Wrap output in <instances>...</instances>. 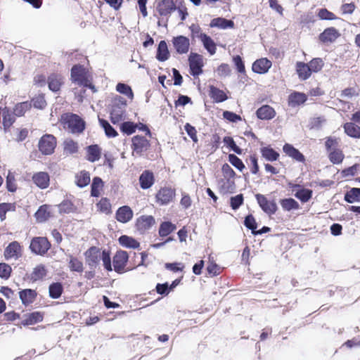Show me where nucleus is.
Instances as JSON below:
<instances>
[{
	"label": "nucleus",
	"mask_w": 360,
	"mask_h": 360,
	"mask_svg": "<svg viewBox=\"0 0 360 360\" xmlns=\"http://www.w3.org/2000/svg\"><path fill=\"white\" fill-rule=\"evenodd\" d=\"M71 79L79 86L89 87L96 91L94 86L91 84V78L88 70L82 65H75L72 68Z\"/></svg>",
	"instance_id": "f257e3e1"
},
{
	"label": "nucleus",
	"mask_w": 360,
	"mask_h": 360,
	"mask_svg": "<svg viewBox=\"0 0 360 360\" xmlns=\"http://www.w3.org/2000/svg\"><path fill=\"white\" fill-rule=\"evenodd\" d=\"M64 127L72 133H80L84 129V122L75 114H66L63 117Z\"/></svg>",
	"instance_id": "f03ea898"
},
{
	"label": "nucleus",
	"mask_w": 360,
	"mask_h": 360,
	"mask_svg": "<svg viewBox=\"0 0 360 360\" xmlns=\"http://www.w3.org/2000/svg\"><path fill=\"white\" fill-rule=\"evenodd\" d=\"M56 146V138L51 134L44 135L39 141V149L44 155L52 154Z\"/></svg>",
	"instance_id": "7ed1b4c3"
},
{
	"label": "nucleus",
	"mask_w": 360,
	"mask_h": 360,
	"mask_svg": "<svg viewBox=\"0 0 360 360\" xmlns=\"http://www.w3.org/2000/svg\"><path fill=\"white\" fill-rule=\"evenodd\" d=\"M30 248L32 252L42 255L50 248V243L46 238L37 237L32 240Z\"/></svg>",
	"instance_id": "20e7f679"
},
{
	"label": "nucleus",
	"mask_w": 360,
	"mask_h": 360,
	"mask_svg": "<svg viewBox=\"0 0 360 360\" xmlns=\"http://www.w3.org/2000/svg\"><path fill=\"white\" fill-rule=\"evenodd\" d=\"M255 198L260 207L265 213L269 215L276 213L278 207L274 201L269 200L264 195L262 194H257Z\"/></svg>",
	"instance_id": "39448f33"
},
{
	"label": "nucleus",
	"mask_w": 360,
	"mask_h": 360,
	"mask_svg": "<svg viewBox=\"0 0 360 360\" xmlns=\"http://www.w3.org/2000/svg\"><path fill=\"white\" fill-rule=\"evenodd\" d=\"M101 254L96 247H91L85 252L86 262L91 269H95L98 264Z\"/></svg>",
	"instance_id": "423d86ee"
},
{
	"label": "nucleus",
	"mask_w": 360,
	"mask_h": 360,
	"mask_svg": "<svg viewBox=\"0 0 360 360\" xmlns=\"http://www.w3.org/2000/svg\"><path fill=\"white\" fill-rule=\"evenodd\" d=\"M191 73L193 76H198L202 73L203 65L202 56L197 53H191L188 58Z\"/></svg>",
	"instance_id": "0eeeda50"
},
{
	"label": "nucleus",
	"mask_w": 360,
	"mask_h": 360,
	"mask_svg": "<svg viewBox=\"0 0 360 360\" xmlns=\"http://www.w3.org/2000/svg\"><path fill=\"white\" fill-rule=\"evenodd\" d=\"M172 41L178 53L184 54L188 52L190 47V40L188 38L180 35L173 37Z\"/></svg>",
	"instance_id": "6e6552de"
},
{
	"label": "nucleus",
	"mask_w": 360,
	"mask_h": 360,
	"mask_svg": "<svg viewBox=\"0 0 360 360\" xmlns=\"http://www.w3.org/2000/svg\"><path fill=\"white\" fill-rule=\"evenodd\" d=\"M150 146L149 141L143 136H135L132 138L133 153L141 155Z\"/></svg>",
	"instance_id": "1a4fd4ad"
},
{
	"label": "nucleus",
	"mask_w": 360,
	"mask_h": 360,
	"mask_svg": "<svg viewBox=\"0 0 360 360\" xmlns=\"http://www.w3.org/2000/svg\"><path fill=\"white\" fill-rule=\"evenodd\" d=\"M126 103H115L112 107L110 112L111 121L113 124L118 123L124 118Z\"/></svg>",
	"instance_id": "9d476101"
},
{
	"label": "nucleus",
	"mask_w": 360,
	"mask_h": 360,
	"mask_svg": "<svg viewBox=\"0 0 360 360\" xmlns=\"http://www.w3.org/2000/svg\"><path fill=\"white\" fill-rule=\"evenodd\" d=\"M128 254L123 250L117 251L113 257V266L116 272L123 271L128 260Z\"/></svg>",
	"instance_id": "9b49d317"
},
{
	"label": "nucleus",
	"mask_w": 360,
	"mask_h": 360,
	"mask_svg": "<svg viewBox=\"0 0 360 360\" xmlns=\"http://www.w3.org/2000/svg\"><path fill=\"white\" fill-rule=\"evenodd\" d=\"M175 192L170 188H161L156 195L157 202L161 205H167L174 198Z\"/></svg>",
	"instance_id": "f8f14e48"
},
{
	"label": "nucleus",
	"mask_w": 360,
	"mask_h": 360,
	"mask_svg": "<svg viewBox=\"0 0 360 360\" xmlns=\"http://www.w3.org/2000/svg\"><path fill=\"white\" fill-rule=\"evenodd\" d=\"M176 7L173 0H160L157 5V11L160 15L167 16L174 11Z\"/></svg>",
	"instance_id": "ddd939ff"
},
{
	"label": "nucleus",
	"mask_w": 360,
	"mask_h": 360,
	"mask_svg": "<svg viewBox=\"0 0 360 360\" xmlns=\"http://www.w3.org/2000/svg\"><path fill=\"white\" fill-rule=\"evenodd\" d=\"M271 62L266 58L255 60L252 64V71L258 74H264L271 67Z\"/></svg>",
	"instance_id": "4468645a"
},
{
	"label": "nucleus",
	"mask_w": 360,
	"mask_h": 360,
	"mask_svg": "<svg viewBox=\"0 0 360 360\" xmlns=\"http://www.w3.org/2000/svg\"><path fill=\"white\" fill-rule=\"evenodd\" d=\"M155 224V219L150 215H143L137 219L136 226L137 229L143 233Z\"/></svg>",
	"instance_id": "2eb2a0df"
},
{
	"label": "nucleus",
	"mask_w": 360,
	"mask_h": 360,
	"mask_svg": "<svg viewBox=\"0 0 360 360\" xmlns=\"http://www.w3.org/2000/svg\"><path fill=\"white\" fill-rule=\"evenodd\" d=\"M4 256L6 259L14 258L18 259L21 256V247L17 241L11 243L4 251Z\"/></svg>",
	"instance_id": "dca6fc26"
},
{
	"label": "nucleus",
	"mask_w": 360,
	"mask_h": 360,
	"mask_svg": "<svg viewBox=\"0 0 360 360\" xmlns=\"http://www.w3.org/2000/svg\"><path fill=\"white\" fill-rule=\"evenodd\" d=\"M133 217V211L129 206L120 207L116 212V219L122 223H127Z\"/></svg>",
	"instance_id": "f3484780"
},
{
	"label": "nucleus",
	"mask_w": 360,
	"mask_h": 360,
	"mask_svg": "<svg viewBox=\"0 0 360 360\" xmlns=\"http://www.w3.org/2000/svg\"><path fill=\"white\" fill-rule=\"evenodd\" d=\"M340 33L338 30L334 27H329L326 29L321 34H320V40L324 43L326 42H333L337 38L340 37Z\"/></svg>",
	"instance_id": "a211bd4d"
},
{
	"label": "nucleus",
	"mask_w": 360,
	"mask_h": 360,
	"mask_svg": "<svg viewBox=\"0 0 360 360\" xmlns=\"http://www.w3.org/2000/svg\"><path fill=\"white\" fill-rule=\"evenodd\" d=\"M32 180L40 188H46L49 185V176L46 172H40L34 174Z\"/></svg>",
	"instance_id": "6ab92c4d"
},
{
	"label": "nucleus",
	"mask_w": 360,
	"mask_h": 360,
	"mask_svg": "<svg viewBox=\"0 0 360 360\" xmlns=\"http://www.w3.org/2000/svg\"><path fill=\"white\" fill-rule=\"evenodd\" d=\"M256 114L260 120H271L275 117L276 112L272 107L264 105L257 110Z\"/></svg>",
	"instance_id": "aec40b11"
},
{
	"label": "nucleus",
	"mask_w": 360,
	"mask_h": 360,
	"mask_svg": "<svg viewBox=\"0 0 360 360\" xmlns=\"http://www.w3.org/2000/svg\"><path fill=\"white\" fill-rule=\"evenodd\" d=\"M296 72L301 80H306L311 75V72L307 63L297 62L296 63Z\"/></svg>",
	"instance_id": "412c9836"
},
{
	"label": "nucleus",
	"mask_w": 360,
	"mask_h": 360,
	"mask_svg": "<svg viewBox=\"0 0 360 360\" xmlns=\"http://www.w3.org/2000/svg\"><path fill=\"white\" fill-rule=\"evenodd\" d=\"M140 186L143 189H147L154 183L153 174L149 171H144L139 177Z\"/></svg>",
	"instance_id": "4be33fe9"
},
{
	"label": "nucleus",
	"mask_w": 360,
	"mask_h": 360,
	"mask_svg": "<svg viewBox=\"0 0 360 360\" xmlns=\"http://www.w3.org/2000/svg\"><path fill=\"white\" fill-rule=\"evenodd\" d=\"M210 25L211 27L227 29L233 28L234 26V22L231 20H226L223 18H216L212 20Z\"/></svg>",
	"instance_id": "5701e85b"
},
{
	"label": "nucleus",
	"mask_w": 360,
	"mask_h": 360,
	"mask_svg": "<svg viewBox=\"0 0 360 360\" xmlns=\"http://www.w3.org/2000/svg\"><path fill=\"white\" fill-rule=\"evenodd\" d=\"M307 96L304 93L293 92L288 98L289 105L292 107H296L304 103L307 101Z\"/></svg>",
	"instance_id": "b1692460"
},
{
	"label": "nucleus",
	"mask_w": 360,
	"mask_h": 360,
	"mask_svg": "<svg viewBox=\"0 0 360 360\" xmlns=\"http://www.w3.org/2000/svg\"><path fill=\"white\" fill-rule=\"evenodd\" d=\"M283 151L288 156L296 160L299 162H303L304 160V155L296 148H295L292 146L286 143L283 146Z\"/></svg>",
	"instance_id": "393cba45"
},
{
	"label": "nucleus",
	"mask_w": 360,
	"mask_h": 360,
	"mask_svg": "<svg viewBox=\"0 0 360 360\" xmlns=\"http://www.w3.org/2000/svg\"><path fill=\"white\" fill-rule=\"evenodd\" d=\"M36 296L37 292L32 289H25L20 292V298L25 305L32 303Z\"/></svg>",
	"instance_id": "a878e982"
},
{
	"label": "nucleus",
	"mask_w": 360,
	"mask_h": 360,
	"mask_svg": "<svg viewBox=\"0 0 360 360\" xmlns=\"http://www.w3.org/2000/svg\"><path fill=\"white\" fill-rule=\"evenodd\" d=\"M199 37L202 42L204 47L207 50V51L211 55H214L216 53L217 49L215 43L211 39V37L204 33H201Z\"/></svg>",
	"instance_id": "bb28decb"
},
{
	"label": "nucleus",
	"mask_w": 360,
	"mask_h": 360,
	"mask_svg": "<svg viewBox=\"0 0 360 360\" xmlns=\"http://www.w3.org/2000/svg\"><path fill=\"white\" fill-rule=\"evenodd\" d=\"M51 216V207L46 205L41 206L35 214L37 220L43 222Z\"/></svg>",
	"instance_id": "cd10ccee"
},
{
	"label": "nucleus",
	"mask_w": 360,
	"mask_h": 360,
	"mask_svg": "<svg viewBox=\"0 0 360 360\" xmlns=\"http://www.w3.org/2000/svg\"><path fill=\"white\" fill-rule=\"evenodd\" d=\"M101 151L98 145H91L87 148V160L91 162L98 160Z\"/></svg>",
	"instance_id": "c85d7f7f"
},
{
	"label": "nucleus",
	"mask_w": 360,
	"mask_h": 360,
	"mask_svg": "<svg viewBox=\"0 0 360 360\" xmlns=\"http://www.w3.org/2000/svg\"><path fill=\"white\" fill-rule=\"evenodd\" d=\"M169 53L168 51L167 43L165 42V41H160L157 51V59L160 61H165L169 58Z\"/></svg>",
	"instance_id": "c756f323"
},
{
	"label": "nucleus",
	"mask_w": 360,
	"mask_h": 360,
	"mask_svg": "<svg viewBox=\"0 0 360 360\" xmlns=\"http://www.w3.org/2000/svg\"><path fill=\"white\" fill-rule=\"evenodd\" d=\"M119 242L123 247L133 249L138 248L140 245L134 238L125 235L119 238Z\"/></svg>",
	"instance_id": "7c9ffc66"
},
{
	"label": "nucleus",
	"mask_w": 360,
	"mask_h": 360,
	"mask_svg": "<svg viewBox=\"0 0 360 360\" xmlns=\"http://www.w3.org/2000/svg\"><path fill=\"white\" fill-rule=\"evenodd\" d=\"M345 133L354 138L360 137V127L353 122H347L344 125Z\"/></svg>",
	"instance_id": "2f4dec72"
},
{
	"label": "nucleus",
	"mask_w": 360,
	"mask_h": 360,
	"mask_svg": "<svg viewBox=\"0 0 360 360\" xmlns=\"http://www.w3.org/2000/svg\"><path fill=\"white\" fill-rule=\"evenodd\" d=\"M49 88L53 91H57L60 89L62 84V78L58 75H51L48 78Z\"/></svg>",
	"instance_id": "473e14b6"
},
{
	"label": "nucleus",
	"mask_w": 360,
	"mask_h": 360,
	"mask_svg": "<svg viewBox=\"0 0 360 360\" xmlns=\"http://www.w3.org/2000/svg\"><path fill=\"white\" fill-rule=\"evenodd\" d=\"M281 207L285 211H291L300 208L299 203L293 198H285L280 200Z\"/></svg>",
	"instance_id": "72a5a7b5"
},
{
	"label": "nucleus",
	"mask_w": 360,
	"mask_h": 360,
	"mask_svg": "<svg viewBox=\"0 0 360 360\" xmlns=\"http://www.w3.org/2000/svg\"><path fill=\"white\" fill-rule=\"evenodd\" d=\"M260 151L262 157L268 161H275L279 157V154L270 147H262Z\"/></svg>",
	"instance_id": "f704fd0d"
},
{
	"label": "nucleus",
	"mask_w": 360,
	"mask_h": 360,
	"mask_svg": "<svg viewBox=\"0 0 360 360\" xmlns=\"http://www.w3.org/2000/svg\"><path fill=\"white\" fill-rule=\"evenodd\" d=\"M63 291V285L60 283H53L49 285V296L53 299H57L60 297Z\"/></svg>",
	"instance_id": "c9c22d12"
},
{
	"label": "nucleus",
	"mask_w": 360,
	"mask_h": 360,
	"mask_svg": "<svg viewBox=\"0 0 360 360\" xmlns=\"http://www.w3.org/2000/svg\"><path fill=\"white\" fill-rule=\"evenodd\" d=\"M75 182L77 185L83 188L87 186L90 182V175L87 172L82 171L77 174L75 176Z\"/></svg>",
	"instance_id": "e433bc0d"
},
{
	"label": "nucleus",
	"mask_w": 360,
	"mask_h": 360,
	"mask_svg": "<svg viewBox=\"0 0 360 360\" xmlns=\"http://www.w3.org/2000/svg\"><path fill=\"white\" fill-rule=\"evenodd\" d=\"M176 226L175 224H173L169 221L162 222L159 229V235L161 237H165L168 236L169 233L176 230Z\"/></svg>",
	"instance_id": "4c0bfd02"
},
{
	"label": "nucleus",
	"mask_w": 360,
	"mask_h": 360,
	"mask_svg": "<svg viewBox=\"0 0 360 360\" xmlns=\"http://www.w3.org/2000/svg\"><path fill=\"white\" fill-rule=\"evenodd\" d=\"M345 200L349 203L360 202V188H352L345 194Z\"/></svg>",
	"instance_id": "58836bf2"
},
{
	"label": "nucleus",
	"mask_w": 360,
	"mask_h": 360,
	"mask_svg": "<svg viewBox=\"0 0 360 360\" xmlns=\"http://www.w3.org/2000/svg\"><path fill=\"white\" fill-rule=\"evenodd\" d=\"M46 275V269L43 264H39L34 268L31 274V278L33 281H38L42 279Z\"/></svg>",
	"instance_id": "ea45409f"
},
{
	"label": "nucleus",
	"mask_w": 360,
	"mask_h": 360,
	"mask_svg": "<svg viewBox=\"0 0 360 360\" xmlns=\"http://www.w3.org/2000/svg\"><path fill=\"white\" fill-rule=\"evenodd\" d=\"M210 96L216 102H223L227 99L226 94L214 86L210 87Z\"/></svg>",
	"instance_id": "a19ab883"
},
{
	"label": "nucleus",
	"mask_w": 360,
	"mask_h": 360,
	"mask_svg": "<svg viewBox=\"0 0 360 360\" xmlns=\"http://www.w3.org/2000/svg\"><path fill=\"white\" fill-rule=\"evenodd\" d=\"M295 196L302 202H307L312 196V191L307 188H300L296 191Z\"/></svg>",
	"instance_id": "79ce46f5"
},
{
	"label": "nucleus",
	"mask_w": 360,
	"mask_h": 360,
	"mask_svg": "<svg viewBox=\"0 0 360 360\" xmlns=\"http://www.w3.org/2000/svg\"><path fill=\"white\" fill-rule=\"evenodd\" d=\"M58 209L60 213H64V214H69V213H73L76 212V207L68 200H65L62 202L58 205Z\"/></svg>",
	"instance_id": "37998d69"
},
{
	"label": "nucleus",
	"mask_w": 360,
	"mask_h": 360,
	"mask_svg": "<svg viewBox=\"0 0 360 360\" xmlns=\"http://www.w3.org/2000/svg\"><path fill=\"white\" fill-rule=\"evenodd\" d=\"M64 152L67 154H73L77 152L78 145L77 143L72 139H66L64 143Z\"/></svg>",
	"instance_id": "c03bdc74"
},
{
	"label": "nucleus",
	"mask_w": 360,
	"mask_h": 360,
	"mask_svg": "<svg viewBox=\"0 0 360 360\" xmlns=\"http://www.w3.org/2000/svg\"><path fill=\"white\" fill-rule=\"evenodd\" d=\"M103 187V181L99 177H95L91 184V195L98 197L100 195V191Z\"/></svg>",
	"instance_id": "a18cd8bd"
},
{
	"label": "nucleus",
	"mask_w": 360,
	"mask_h": 360,
	"mask_svg": "<svg viewBox=\"0 0 360 360\" xmlns=\"http://www.w3.org/2000/svg\"><path fill=\"white\" fill-rule=\"evenodd\" d=\"M344 155L342 151L338 148L329 152V159L333 164H339L342 162Z\"/></svg>",
	"instance_id": "49530a36"
},
{
	"label": "nucleus",
	"mask_w": 360,
	"mask_h": 360,
	"mask_svg": "<svg viewBox=\"0 0 360 360\" xmlns=\"http://www.w3.org/2000/svg\"><path fill=\"white\" fill-rule=\"evenodd\" d=\"M31 108V104L29 102H22L17 104L14 108V114L16 116H22L25 112Z\"/></svg>",
	"instance_id": "de8ad7c7"
},
{
	"label": "nucleus",
	"mask_w": 360,
	"mask_h": 360,
	"mask_svg": "<svg viewBox=\"0 0 360 360\" xmlns=\"http://www.w3.org/2000/svg\"><path fill=\"white\" fill-rule=\"evenodd\" d=\"M99 122L105 130V134L108 137H115L117 135V131L112 127L108 121L100 119Z\"/></svg>",
	"instance_id": "09e8293b"
},
{
	"label": "nucleus",
	"mask_w": 360,
	"mask_h": 360,
	"mask_svg": "<svg viewBox=\"0 0 360 360\" xmlns=\"http://www.w3.org/2000/svg\"><path fill=\"white\" fill-rule=\"evenodd\" d=\"M308 65L310 68V70L312 72H317L321 70L323 66V60L319 58H316L312 59L309 63Z\"/></svg>",
	"instance_id": "8fccbe9b"
},
{
	"label": "nucleus",
	"mask_w": 360,
	"mask_h": 360,
	"mask_svg": "<svg viewBox=\"0 0 360 360\" xmlns=\"http://www.w3.org/2000/svg\"><path fill=\"white\" fill-rule=\"evenodd\" d=\"M69 267L71 271L77 272H82L84 269L82 262L73 257H70Z\"/></svg>",
	"instance_id": "3c124183"
},
{
	"label": "nucleus",
	"mask_w": 360,
	"mask_h": 360,
	"mask_svg": "<svg viewBox=\"0 0 360 360\" xmlns=\"http://www.w3.org/2000/svg\"><path fill=\"white\" fill-rule=\"evenodd\" d=\"M137 127V124L131 122H123L120 126V129L124 134L128 135L133 134L135 132L136 128Z\"/></svg>",
	"instance_id": "603ef678"
},
{
	"label": "nucleus",
	"mask_w": 360,
	"mask_h": 360,
	"mask_svg": "<svg viewBox=\"0 0 360 360\" xmlns=\"http://www.w3.org/2000/svg\"><path fill=\"white\" fill-rule=\"evenodd\" d=\"M229 161L233 166L240 171H242L245 168V165L242 160L234 154H230L229 155Z\"/></svg>",
	"instance_id": "864d4df0"
},
{
	"label": "nucleus",
	"mask_w": 360,
	"mask_h": 360,
	"mask_svg": "<svg viewBox=\"0 0 360 360\" xmlns=\"http://www.w3.org/2000/svg\"><path fill=\"white\" fill-rule=\"evenodd\" d=\"M97 208L102 212L109 213L110 212L111 205L107 198H102L97 204Z\"/></svg>",
	"instance_id": "5fc2aeb1"
},
{
	"label": "nucleus",
	"mask_w": 360,
	"mask_h": 360,
	"mask_svg": "<svg viewBox=\"0 0 360 360\" xmlns=\"http://www.w3.org/2000/svg\"><path fill=\"white\" fill-rule=\"evenodd\" d=\"M223 141L237 154L240 155L242 153V150L236 144L233 138L230 136H225Z\"/></svg>",
	"instance_id": "6e6d98bb"
},
{
	"label": "nucleus",
	"mask_w": 360,
	"mask_h": 360,
	"mask_svg": "<svg viewBox=\"0 0 360 360\" xmlns=\"http://www.w3.org/2000/svg\"><path fill=\"white\" fill-rule=\"evenodd\" d=\"M101 259H102L103 266L107 271H112L111 259L108 252L103 250L101 254Z\"/></svg>",
	"instance_id": "4d7b16f0"
},
{
	"label": "nucleus",
	"mask_w": 360,
	"mask_h": 360,
	"mask_svg": "<svg viewBox=\"0 0 360 360\" xmlns=\"http://www.w3.org/2000/svg\"><path fill=\"white\" fill-rule=\"evenodd\" d=\"M317 15L321 20H335L337 18L333 13L328 11L326 8L320 9Z\"/></svg>",
	"instance_id": "13d9d810"
},
{
	"label": "nucleus",
	"mask_w": 360,
	"mask_h": 360,
	"mask_svg": "<svg viewBox=\"0 0 360 360\" xmlns=\"http://www.w3.org/2000/svg\"><path fill=\"white\" fill-rule=\"evenodd\" d=\"M116 89L120 93L125 94L126 96L131 98H133V92L128 85L122 83H119L116 86Z\"/></svg>",
	"instance_id": "bf43d9fd"
},
{
	"label": "nucleus",
	"mask_w": 360,
	"mask_h": 360,
	"mask_svg": "<svg viewBox=\"0 0 360 360\" xmlns=\"http://www.w3.org/2000/svg\"><path fill=\"white\" fill-rule=\"evenodd\" d=\"M222 173L224 178L227 179L228 181L235 176V172L233 169L228 165L227 163H225L223 165L222 168Z\"/></svg>",
	"instance_id": "052dcab7"
},
{
	"label": "nucleus",
	"mask_w": 360,
	"mask_h": 360,
	"mask_svg": "<svg viewBox=\"0 0 360 360\" xmlns=\"http://www.w3.org/2000/svg\"><path fill=\"white\" fill-rule=\"evenodd\" d=\"M231 206L233 210H237L243 204V196L242 194H238L236 196L231 198Z\"/></svg>",
	"instance_id": "680f3d73"
},
{
	"label": "nucleus",
	"mask_w": 360,
	"mask_h": 360,
	"mask_svg": "<svg viewBox=\"0 0 360 360\" xmlns=\"http://www.w3.org/2000/svg\"><path fill=\"white\" fill-rule=\"evenodd\" d=\"M11 273V267L5 263L0 264V277L2 278H8Z\"/></svg>",
	"instance_id": "e2e57ef3"
},
{
	"label": "nucleus",
	"mask_w": 360,
	"mask_h": 360,
	"mask_svg": "<svg viewBox=\"0 0 360 360\" xmlns=\"http://www.w3.org/2000/svg\"><path fill=\"white\" fill-rule=\"evenodd\" d=\"M244 224L245 226L249 229H251L252 232L255 231V229H257V223L252 214L248 215L245 217Z\"/></svg>",
	"instance_id": "0e129e2a"
},
{
	"label": "nucleus",
	"mask_w": 360,
	"mask_h": 360,
	"mask_svg": "<svg viewBox=\"0 0 360 360\" xmlns=\"http://www.w3.org/2000/svg\"><path fill=\"white\" fill-rule=\"evenodd\" d=\"M217 72L220 77H226L230 75L231 69L228 64L222 63L218 67Z\"/></svg>",
	"instance_id": "69168bd1"
},
{
	"label": "nucleus",
	"mask_w": 360,
	"mask_h": 360,
	"mask_svg": "<svg viewBox=\"0 0 360 360\" xmlns=\"http://www.w3.org/2000/svg\"><path fill=\"white\" fill-rule=\"evenodd\" d=\"M223 117L231 122H237L238 121L241 120L240 115L230 111H224L223 112Z\"/></svg>",
	"instance_id": "338daca9"
},
{
	"label": "nucleus",
	"mask_w": 360,
	"mask_h": 360,
	"mask_svg": "<svg viewBox=\"0 0 360 360\" xmlns=\"http://www.w3.org/2000/svg\"><path fill=\"white\" fill-rule=\"evenodd\" d=\"M358 95L356 89L354 88H347L342 91L340 96L344 98H352Z\"/></svg>",
	"instance_id": "774afa93"
}]
</instances>
